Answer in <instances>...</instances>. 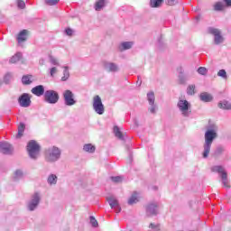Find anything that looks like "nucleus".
<instances>
[{
  "mask_svg": "<svg viewBox=\"0 0 231 231\" xmlns=\"http://www.w3.org/2000/svg\"><path fill=\"white\" fill-rule=\"evenodd\" d=\"M217 138V125L211 124L207 127V130L204 134V144H203V158H208L210 154V149H212V143L214 140Z\"/></svg>",
  "mask_w": 231,
  "mask_h": 231,
  "instance_id": "f257e3e1",
  "label": "nucleus"
},
{
  "mask_svg": "<svg viewBox=\"0 0 231 231\" xmlns=\"http://www.w3.org/2000/svg\"><path fill=\"white\" fill-rule=\"evenodd\" d=\"M62 156V150L57 146H50L44 150V158L47 163H56Z\"/></svg>",
  "mask_w": 231,
  "mask_h": 231,
  "instance_id": "f03ea898",
  "label": "nucleus"
},
{
  "mask_svg": "<svg viewBox=\"0 0 231 231\" xmlns=\"http://www.w3.org/2000/svg\"><path fill=\"white\" fill-rule=\"evenodd\" d=\"M27 152L31 160H37L41 156V145L35 140H32L27 143Z\"/></svg>",
  "mask_w": 231,
  "mask_h": 231,
  "instance_id": "7ed1b4c3",
  "label": "nucleus"
},
{
  "mask_svg": "<svg viewBox=\"0 0 231 231\" xmlns=\"http://www.w3.org/2000/svg\"><path fill=\"white\" fill-rule=\"evenodd\" d=\"M41 192L36 191L34 192L30 199L27 202L26 208L29 212H34V210H37L39 208V205H41V199H42Z\"/></svg>",
  "mask_w": 231,
  "mask_h": 231,
  "instance_id": "20e7f679",
  "label": "nucleus"
},
{
  "mask_svg": "<svg viewBox=\"0 0 231 231\" xmlns=\"http://www.w3.org/2000/svg\"><path fill=\"white\" fill-rule=\"evenodd\" d=\"M211 171L217 172L218 174H220V178L224 187H226V189H230L228 175L226 174V171H225V168H223V166H213L211 168Z\"/></svg>",
  "mask_w": 231,
  "mask_h": 231,
  "instance_id": "39448f33",
  "label": "nucleus"
},
{
  "mask_svg": "<svg viewBox=\"0 0 231 231\" xmlns=\"http://www.w3.org/2000/svg\"><path fill=\"white\" fill-rule=\"evenodd\" d=\"M44 98V102H46V104H57V102H59V93L55 90H46L43 96Z\"/></svg>",
  "mask_w": 231,
  "mask_h": 231,
  "instance_id": "423d86ee",
  "label": "nucleus"
},
{
  "mask_svg": "<svg viewBox=\"0 0 231 231\" xmlns=\"http://www.w3.org/2000/svg\"><path fill=\"white\" fill-rule=\"evenodd\" d=\"M177 107L180 111L182 116H190V103L185 99H180L177 103Z\"/></svg>",
  "mask_w": 231,
  "mask_h": 231,
  "instance_id": "0eeeda50",
  "label": "nucleus"
},
{
  "mask_svg": "<svg viewBox=\"0 0 231 231\" xmlns=\"http://www.w3.org/2000/svg\"><path fill=\"white\" fill-rule=\"evenodd\" d=\"M92 107L97 115H104V113L106 112V107L102 103V98L100 97V96H95L93 97Z\"/></svg>",
  "mask_w": 231,
  "mask_h": 231,
  "instance_id": "6e6552de",
  "label": "nucleus"
},
{
  "mask_svg": "<svg viewBox=\"0 0 231 231\" xmlns=\"http://www.w3.org/2000/svg\"><path fill=\"white\" fill-rule=\"evenodd\" d=\"M208 33L214 36V44H223L225 39L223 38V35H221V31H219V29L208 27Z\"/></svg>",
  "mask_w": 231,
  "mask_h": 231,
  "instance_id": "1a4fd4ad",
  "label": "nucleus"
},
{
  "mask_svg": "<svg viewBox=\"0 0 231 231\" xmlns=\"http://www.w3.org/2000/svg\"><path fill=\"white\" fill-rule=\"evenodd\" d=\"M147 100L149 104L148 111L152 115H156V111H158V105L155 103L154 92L147 93Z\"/></svg>",
  "mask_w": 231,
  "mask_h": 231,
  "instance_id": "9d476101",
  "label": "nucleus"
},
{
  "mask_svg": "<svg viewBox=\"0 0 231 231\" xmlns=\"http://www.w3.org/2000/svg\"><path fill=\"white\" fill-rule=\"evenodd\" d=\"M63 100L65 106H75L77 104V100H75V94L71 90H65L63 92Z\"/></svg>",
  "mask_w": 231,
  "mask_h": 231,
  "instance_id": "9b49d317",
  "label": "nucleus"
},
{
  "mask_svg": "<svg viewBox=\"0 0 231 231\" xmlns=\"http://www.w3.org/2000/svg\"><path fill=\"white\" fill-rule=\"evenodd\" d=\"M18 104L21 107H30L32 106V97H30V94H22L18 98Z\"/></svg>",
  "mask_w": 231,
  "mask_h": 231,
  "instance_id": "f8f14e48",
  "label": "nucleus"
},
{
  "mask_svg": "<svg viewBox=\"0 0 231 231\" xmlns=\"http://www.w3.org/2000/svg\"><path fill=\"white\" fill-rule=\"evenodd\" d=\"M160 204L158 202H150L146 206V214L147 216H157L158 215V208Z\"/></svg>",
  "mask_w": 231,
  "mask_h": 231,
  "instance_id": "ddd939ff",
  "label": "nucleus"
},
{
  "mask_svg": "<svg viewBox=\"0 0 231 231\" xmlns=\"http://www.w3.org/2000/svg\"><path fill=\"white\" fill-rule=\"evenodd\" d=\"M0 152L3 154H13L14 153V146L6 142L0 143Z\"/></svg>",
  "mask_w": 231,
  "mask_h": 231,
  "instance_id": "4468645a",
  "label": "nucleus"
},
{
  "mask_svg": "<svg viewBox=\"0 0 231 231\" xmlns=\"http://www.w3.org/2000/svg\"><path fill=\"white\" fill-rule=\"evenodd\" d=\"M106 199L111 208H115L117 214H119V212H122V208H120V204L118 203V200L116 199V198L110 196V197H107Z\"/></svg>",
  "mask_w": 231,
  "mask_h": 231,
  "instance_id": "2eb2a0df",
  "label": "nucleus"
},
{
  "mask_svg": "<svg viewBox=\"0 0 231 231\" xmlns=\"http://www.w3.org/2000/svg\"><path fill=\"white\" fill-rule=\"evenodd\" d=\"M104 68L106 71L110 73H116L117 71H120V68L116 65V63L114 62H106L104 64Z\"/></svg>",
  "mask_w": 231,
  "mask_h": 231,
  "instance_id": "dca6fc26",
  "label": "nucleus"
},
{
  "mask_svg": "<svg viewBox=\"0 0 231 231\" xmlns=\"http://www.w3.org/2000/svg\"><path fill=\"white\" fill-rule=\"evenodd\" d=\"M31 91L35 97H42V95L44 97V94L46 93V91H44V86L42 85H38L32 88Z\"/></svg>",
  "mask_w": 231,
  "mask_h": 231,
  "instance_id": "f3484780",
  "label": "nucleus"
},
{
  "mask_svg": "<svg viewBox=\"0 0 231 231\" xmlns=\"http://www.w3.org/2000/svg\"><path fill=\"white\" fill-rule=\"evenodd\" d=\"M199 100H201V102H206V103L212 102L214 100V97L210 93L202 92L199 95Z\"/></svg>",
  "mask_w": 231,
  "mask_h": 231,
  "instance_id": "a211bd4d",
  "label": "nucleus"
},
{
  "mask_svg": "<svg viewBox=\"0 0 231 231\" xmlns=\"http://www.w3.org/2000/svg\"><path fill=\"white\" fill-rule=\"evenodd\" d=\"M23 178H24V171H23V170L18 169L14 172V176H13L14 181H19Z\"/></svg>",
  "mask_w": 231,
  "mask_h": 231,
  "instance_id": "6ab92c4d",
  "label": "nucleus"
},
{
  "mask_svg": "<svg viewBox=\"0 0 231 231\" xmlns=\"http://www.w3.org/2000/svg\"><path fill=\"white\" fill-rule=\"evenodd\" d=\"M138 192L134 191L128 199V205H134L140 201Z\"/></svg>",
  "mask_w": 231,
  "mask_h": 231,
  "instance_id": "aec40b11",
  "label": "nucleus"
},
{
  "mask_svg": "<svg viewBox=\"0 0 231 231\" xmlns=\"http://www.w3.org/2000/svg\"><path fill=\"white\" fill-rule=\"evenodd\" d=\"M27 35H28L27 30L21 31L17 37L18 42H24V41H26V39H27V37H26Z\"/></svg>",
  "mask_w": 231,
  "mask_h": 231,
  "instance_id": "412c9836",
  "label": "nucleus"
},
{
  "mask_svg": "<svg viewBox=\"0 0 231 231\" xmlns=\"http://www.w3.org/2000/svg\"><path fill=\"white\" fill-rule=\"evenodd\" d=\"M97 148L95 147V145L91 143H87V144H84L83 146V151L85 152H89L90 154H93V152H95Z\"/></svg>",
  "mask_w": 231,
  "mask_h": 231,
  "instance_id": "4be33fe9",
  "label": "nucleus"
},
{
  "mask_svg": "<svg viewBox=\"0 0 231 231\" xmlns=\"http://www.w3.org/2000/svg\"><path fill=\"white\" fill-rule=\"evenodd\" d=\"M106 6V0H97L95 4V11L100 12Z\"/></svg>",
  "mask_w": 231,
  "mask_h": 231,
  "instance_id": "5701e85b",
  "label": "nucleus"
},
{
  "mask_svg": "<svg viewBox=\"0 0 231 231\" xmlns=\"http://www.w3.org/2000/svg\"><path fill=\"white\" fill-rule=\"evenodd\" d=\"M21 59H23V53L17 52L15 55H14V56L10 59L9 62H10L11 64H15V63L19 62V60H21Z\"/></svg>",
  "mask_w": 231,
  "mask_h": 231,
  "instance_id": "b1692460",
  "label": "nucleus"
},
{
  "mask_svg": "<svg viewBox=\"0 0 231 231\" xmlns=\"http://www.w3.org/2000/svg\"><path fill=\"white\" fill-rule=\"evenodd\" d=\"M32 75H24L22 78V83L23 84V86H30V84H32L33 82V80H32Z\"/></svg>",
  "mask_w": 231,
  "mask_h": 231,
  "instance_id": "393cba45",
  "label": "nucleus"
},
{
  "mask_svg": "<svg viewBox=\"0 0 231 231\" xmlns=\"http://www.w3.org/2000/svg\"><path fill=\"white\" fill-rule=\"evenodd\" d=\"M58 177L55 174H51L49 175V177L47 178V183L49 185H57V181H58Z\"/></svg>",
  "mask_w": 231,
  "mask_h": 231,
  "instance_id": "a878e982",
  "label": "nucleus"
},
{
  "mask_svg": "<svg viewBox=\"0 0 231 231\" xmlns=\"http://www.w3.org/2000/svg\"><path fill=\"white\" fill-rule=\"evenodd\" d=\"M69 79V67L65 66L63 67V77H61V81L66 82Z\"/></svg>",
  "mask_w": 231,
  "mask_h": 231,
  "instance_id": "bb28decb",
  "label": "nucleus"
},
{
  "mask_svg": "<svg viewBox=\"0 0 231 231\" xmlns=\"http://www.w3.org/2000/svg\"><path fill=\"white\" fill-rule=\"evenodd\" d=\"M133 46H134V42H122L120 45L121 50H131V48H133Z\"/></svg>",
  "mask_w": 231,
  "mask_h": 231,
  "instance_id": "cd10ccee",
  "label": "nucleus"
},
{
  "mask_svg": "<svg viewBox=\"0 0 231 231\" xmlns=\"http://www.w3.org/2000/svg\"><path fill=\"white\" fill-rule=\"evenodd\" d=\"M220 109H231V103L226 100H222L218 103Z\"/></svg>",
  "mask_w": 231,
  "mask_h": 231,
  "instance_id": "c85d7f7f",
  "label": "nucleus"
},
{
  "mask_svg": "<svg viewBox=\"0 0 231 231\" xmlns=\"http://www.w3.org/2000/svg\"><path fill=\"white\" fill-rule=\"evenodd\" d=\"M162 3H163V0H150V6L152 8H160Z\"/></svg>",
  "mask_w": 231,
  "mask_h": 231,
  "instance_id": "c756f323",
  "label": "nucleus"
},
{
  "mask_svg": "<svg viewBox=\"0 0 231 231\" xmlns=\"http://www.w3.org/2000/svg\"><path fill=\"white\" fill-rule=\"evenodd\" d=\"M49 61L51 64V66H60V63L59 62V59H57L51 54L49 55Z\"/></svg>",
  "mask_w": 231,
  "mask_h": 231,
  "instance_id": "7c9ffc66",
  "label": "nucleus"
},
{
  "mask_svg": "<svg viewBox=\"0 0 231 231\" xmlns=\"http://www.w3.org/2000/svg\"><path fill=\"white\" fill-rule=\"evenodd\" d=\"M222 10H225V5L223 4V2H217L214 5V11L222 12Z\"/></svg>",
  "mask_w": 231,
  "mask_h": 231,
  "instance_id": "2f4dec72",
  "label": "nucleus"
},
{
  "mask_svg": "<svg viewBox=\"0 0 231 231\" xmlns=\"http://www.w3.org/2000/svg\"><path fill=\"white\" fill-rule=\"evenodd\" d=\"M25 125L24 123H21L18 126V134H16V138H21L24 133Z\"/></svg>",
  "mask_w": 231,
  "mask_h": 231,
  "instance_id": "473e14b6",
  "label": "nucleus"
},
{
  "mask_svg": "<svg viewBox=\"0 0 231 231\" xmlns=\"http://www.w3.org/2000/svg\"><path fill=\"white\" fill-rule=\"evenodd\" d=\"M114 133L116 136V138H118L119 140H124V134H122V132L120 131V128H118V126L114 127Z\"/></svg>",
  "mask_w": 231,
  "mask_h": 231,
  "instance_id": "72a5a7b5",
  "label": "nucleus"
},
{
  "mask_svg": "<svg viewBox=\"0 0 231 231\" xmlns=\"http://www.w3.org/2000/svg\"><path fill=\"white\" fill-rule=\"evenodd\" d=\"M188 95H195L196 94V85H189L187 88Z\"/></svg>",
  "mask_w": 231,
  "mask_h": 231,
  "instance_id": "f704fd0d",
  "label": "nucleus"
},
{
  "mask_svg": "<svg viewBox=\"0 0 231 231\" xmlns=\"http://www.w3.org/2000/svg\"><path fill=\"white\" fill-rule=\"evenodd\" d=\"M217 77H221V79H224V80H226V79H228V75H226V70L225 69H220L217 72Z\"/></svg>",
  "mask_w": 231,
  "mask_h": 231,
  "instance_id": "c9c22d12",
  "label": "nucleus"
},
{
  "mask_svg": "<svg viewBox=\"0 0 231 231\" xmlns=\"http://www.w3.org/2000/svg\"><path fill=\"white\" fill-rule=\"evenodd\" d=\"M13 78H14V74L8 72L4 77V82L5 84H8L10 82V80H12Z\"/></svg>",
  "mask_w": 231,
  "mask_h": 231,
  "instance_id": "e433bc0d",
  "label": "nucleus"
},
{
  "mask_svg": "<svg viewBox=\"0 0 231 231\" xmlns=\"http://www.w3.org/2000/svg\"><path fill=\"white\" fill-rule=\"evenodd\" d=\"M65 35H67L68 37H73L74 33H75V30L68 27L65 29L64 31Z\"/></svg>",
  "mask_w": 231,
  "mask_h": 231,
  "instance_id": "4c0bfd02",
  "label": "nucleus"
},
{
  "mask_svg": "<svg viewBox=\"0 0 231 231\" xmlns=\"http://www.w3.org/2000/svg\"><path fill=\"white\" fill-rule=\"evenodd\" d=\"M60 0H44L45 5L48 6H55Z\"/></svg>",
  "mask_w": 231,
  "mask_h": 231,
  "instance_id": "58836bf2",
  "label": "nucleus"
},
{
  "mask_svg": "<svg viewBox=\"0 0 231 231\" xmlns=\"http://www.w3.org/2000/svg\"><path fill=\"white\" fill-rule=\"evenodd\" d=\"M17 3V7L20 8L21 10H24L26 8V3L23 0H16Z\"/></svg>",
  "mask_w": 231,
  "mask_h": 231,
  "instance_id": "ea45409f",
  "label": "nucleus"
},
{
  "mask_svg": "<svg viewBox=\"0 0 231 231\" xmlns=\"http://www.w3.org/2000/svg\"><path fill=\"white\" fill-rule=\"evenodd\" d=\"M197 71L199 75H207L208 73V69L205 67H199Z\"/></svg>",
  "mask_w": 231,
  "mask_h": 231,
  "instance_id": "a19ab883",
  "label": "nucleus"
},
{
  "mask_svg": "<svg viewBox=\"0 0 231 231\" xmlns=\"http://www.w3.org/2000/svg\"><path fill=\"white\" fill-rule=\"evenodd\" d=\"M111 180L114 183H122L124 180V178L122 176H116V177H111Z\"/></svg>",
  "mask_w": 231,
  "mask_h": 231,
  "instance_id": "79ce46f5",
  "label": "nucleus"
},
{
  "mask_svg": "<svg viewBox=\"0 0 231 231\" xmlns=\"http://www.w3.org/2000/svg\"><path fill=\"white\" fill-rule=\"evenodd\" d=\"M223 152H225V148H223V146H218L215 151V154L217 156H219V154H223Z\"/></svg>",
  "mask_w": 231,
  "mask_h": 231,
  "instance_id": "37998d69",
  "label": "nucleus"
},
{
  "mask_svg": "<svg viewBox=\"0 0 231 231\" xmlns=\"http://www.w3.org/2000/svg\"><path fill=\"white\" fill-rule=\"evenodd\" d=\"M90 224L94 228H97V226H98V221H97L95 217H90Z\"/></svg>",
  "mask_w": 231,
  "mask_h": 231,
  "instance_id": "c03bdc74",
  "label": "nucleus"
},
{
  "mask_svg": "<svg viewBox=\"0 0 231 231\" xmlns=\"http://www.w3.org/2000/svg\"><path fill=\"white\" fill-rule=\"evenodd\" d=\"M179 82L180 84H185L187 82V79L185 78V76H183L182 72H180V74L179 75Z\"/></svg>",
  "mask_w": 231,
  "mask_h": 231,
  "instance_id": "a18cd8bd",
  "label": "nucleus"
},
{
  "mask_svg": "<svg viewBox=\"0 0 231 231\" xmlns=\"http://www.w3.org/2000/svg\"><path fill=\"white\" fill-rule=\"evenodd\" d=\"M149 228H151L152 231H160V225L151 223Z\"/></svg>",
  "mask_w": 231,
  "mask_h": 231,
  "instance_id": "49530a36",
  "label": "nucleus"
},
{
  "mask_svg": "<svg viewBox=\"0 0 231 231\" xmlns=\"http://www.w3.org/2000/svg\"><path fill=\"white\" fill-rule=\"evenodd\" d=\"M58 69L57 67H52L50 69V75L51 77H55V74L57 73Z\"/></svg>",
  "mask_w": 231,
  "mask_h": 231,
  "instance_id": "de8ad7c7",
  "label": "nucleus"
},
{
  "mask_svg": "<svg viewBox=\"0 0 231 231\" xmlns=\"http://www.w3.org/2000/svg\"><path fill=\"white\" fill-rule=\"evenodd\" d=\"M167 3L170 6H174L178 3V0H167Z\"/></svg>",
  "mask_w": 231,
  "mask_h": 231,
  "instance_id": "09e8293b",
  "label": "nucleus"
},
{
  "mask_svg": "<svg viewBox=\"0 0 231 231\" xmlns=\"http://www.w3.org/2000/svg\"><path fill=\"white\" fill-rule=\"evenodd\" d=\"M224 3H226V5L229 8H231V0H223Z\"/></svg>",
  "mask_w": 231,
  "mask_h": 231,
  "instance_id": "8fccbe9b",
  "label": "nucleus"
},
{
  "mask_svg": "<svg viewBox=\"0 0 231 231\" xmlns=\"http://www.w3.org/2000/svg\"><path fill=\"white\" fill-rule=\"evenodd\" d=\"M40 66H44V64H46V60H44V58L40 59Z\"/></svg>",
  "mask_w": 231,
  "mask_h": 231,
  "instance_id": "3c124183",
  "label": "nucleus"
},
{
  "mask_svg": "<svg viewBox=\"0 0 231 231\" xmlns=\"http://www.w3.org/2000/svg\"><path fill=\"white\" fill-rule=\"evenodd\" d=\"M195 19H196V21H200L201 15H200V14L197 15V16L195 17Z\"/></svg>",
  "mask_w": 231,
  "mask_h": 231,
  "instance_id": "603ef678",
  "label": "nucleus"
}]
</instances>
